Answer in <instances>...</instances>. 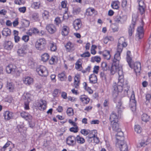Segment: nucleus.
Segmentation results:
<instances>
[{
	"mask_svg": "<svg viewBox=\"0 0 151 151\" xmlns=\"http://www.w3.org/2000/svg\"><path fill=\"white\" fill-rule=\"evenodd\" d=\"M121 58L119 54H115L113 60V63L110 69V73L114 74L117 72L119 75V81L117 83H114L113 84V95L114 97H116L118 93L121 92L123 88H124V93H127L129 87L126 81H124V75L122 66L119 64V61Z\"/></svg>",
	"mask_w": 151,
	"mask_h": 151,
	"instance_id": "f257e3e1",
	"label": "nucleus"
},
{
	"mask_svg": "<svg viewBox=\"0 0 151 151\" xmlns=\"http://www.w3.org/2000/svg\"><path fill=\"white\" fill-rule=\"evenodd\" d=\"M131 54L130 51H127L126 57L127 62L129 67L132 68H134L136 73H139L141 70L140 63L139 62H136L133 65L132 58L130 57Z\"/></svg>",
	"mask_w": 151,
	"mask_h": 151,
	"instance_id": "f03ea898",
	"label": "nucleus"
},
{
	"mask_svg": "<svg viewBox=\"0 0 151 151\" xmlns=\"http://www.w3.org/2000/svg\"><path fill=\"white\" fill-rule=\"evenodd\" d=\"M127 45L124 38L123 37H120L118 40L117 51L115 54H119V56H120L123 47H126Z\"/></svg>",
	"mask_w": 151,
	"mask_h": 151,
	"instance_id": "7ed1b4c3",
	"label": "nucleus"
},
{
	"mask_svg": "<svg viewBox=\"0 0 151 151\" xmlns=\"http://www.w3.org/2000/svg\"><path fill=\"white\" fill-rule=\"evenodd\" d=\"M137 16L135 14H133L132 16V20L131 24L128 27V33L129 36L132 35L134 30V27L136 24Z\"/></svg>",
	"mask_w": 151,
	"mask_h": 151,
	"instance_id": "20e7f679",
	"label": "nucleus"
},
{
	"mask_svg": "<svg viewBox=\"0 0 151 151\" xmlns=\"http://www.w3.org/2000/svg\"><path fill=\"white\" fill-rule=\"evenodd\" d=\"M46 43V41L45 39L43 38L37 40L35 43V47L38 50H43L45 48Z\"/></svg>",
	"mask_w": 151,
	"mask_h": 151,
	"instance_id": "39448f33",
	"label": "nucleus"
},
{
	"mask_svg": "<svg viewBox=\"0 0 151 151\" xmlns=\"http://www.w3.org/2000/svg\"><path fill=\"white\" fill-rule=\"evenodd\" d=\"M36 71L40 75L42 76H46L48 75V73L46 68L43 65L38 66Z\"/></svg>",
	"mask_w": 151,
	"mask_h": 151,
	"instance_id": "423d86ee",
	"label": "nucleus"
},
{
	"mask_svg": "<svg viewBox=\"0 0 151 151\" xmlns=\"http://www.w3.org/2000/svg\"><path fill=\"white\" fill-rule=\"evenodd\" d=\"M6 72L8 73H12L14 74L18 71L17 68L14 64H9L6 68Z\"/></svg>",
	"mask_w": 151,
	"mask_h": 151,
	"instance_id": "0eeeda50",
	"label": "nucleus"
},
{
	"mask_svg": "<svg viewBox=\"0 0 151 151\" xmlns=\"http://www.w3.org/2000/svg\"><path fill=\"white\" fill-rule=\"evenodd\" d=\"M130 107L132 111L134 112L136 108V101L135 100V95L134 92L133 91L130 99Z\"/></svg>",
	"mask_w": 151,
	"mask_h": 151,
	"instance_id": "6e6552de",
	"label": "nucleus"
},
{
	"mask_svg": "<svg viewBox=\"0 0 151 151\" xmlns=\"http://www.w3.org/2000/svg\"><path fill=\"white\" fill-rule=\"evenodd\" d=\"M116 145L119 147L121 151H128L127 145L124 141L119 139L116 143Z\"/></svg>",
	"mask_w": 151,
	"mask_h": 151,
	"instance_id": "1a4fd4ad",
	"label": "nucleus"
},
{
	"mask_svg": "<svg viewBox=\"0 0 151 151\" xmlns=\"http://www.w3.org/2000/svg\"><path fill=\"white\" fill-rule=\"evenodd\" d=\"M66 141L67 144L69 146L73 147L76 145V138L75 136H69L67 138Z\"/></svg>",
	"mask_w": 151,
	"mask_h": 151,
	"instance_id": "9d476101",
	"label": "nucleus"
},
{
	"mask_svg": "<svg viewBox=\"0 0 151 151\" xmlns=\"http://www.w3.org/2000/svg\"><path fill=\"white\" fill-rule=\"evenodd\" d=\"M144 34V31L143 26L138 27L137 29L136 38L137 40H139L143 38Z\"/></svg>",
	"mask_w": 151,
	"mask_h": 151,
	"instance_id": "9b49d317",
	"label": "nucleus"
},
{
	"mask_svg": "<svg viewBox=\"0 0 151 151\" xmlns=\"http://www.w3.org/2000/svg\"><path fill=\"white\" fill-rule=\"evenodd\" d=\"M127 19V17L126 16H122L121 17L119 15H117L114 18V20L115 22L121 24L124 23Z\"/></svg>",
	"mask_w": 151,
	"mask_h": 151,
	"instance_id": "f8f14e48",
	"label": "nucleus"
},
{
	"mask_svg": "<svg viewBox=\"0 0 151 151\" xmlns=\"http://www.w3.org/2000/svg\"><path fill=\"white\" fill-rule=\"evenodd\" d=\"M46 29L50 34H54L57 31L56 27L53 24H49L47 25Z\"/></svg>",
	"mask_w": 151,
	"mask_h": 151,
	"instance_id": "ddd939ff",
	"label": "nucleus"
},
{
	"mask_svg": "<svg viewBox=\"0 0 151 151\" xmlns=\"http://www.w3.org/2000/svg\"><path fill=\"white\" fill-rule=\"evenodd\" d=\"M81 21L79 19L75 20L73 24L74 28L76 30H78L81 28Z\"/></svg>",
	"mask_w": 151,
	"mask_h": 151,
	"instance_id": "4468645a",
	"label": "nucleus"
},
{
	"mask_svg": "<svg viewBox=\"0 0 151 151\" xmlns=\"http://www.w3.org/2000/svg\"><path fill=\"white\" fill-rule=\"evenodd\" d=\"M3 46L4 49L8 50L12 49L13 46L12 42L9 41H5L4 43Z\"/></svg>",
	"mask_w": 151,
	"mask_h": 151,
	"instance_id": "2eb2a0df",
	"label": "nucleus"
},
{
	"mask_svg": "<svg viewBox=\"0 0 151 151\" xmlns=\"http://www.w3.org/2000/svg\"><path fill=\"white\" fill-rule=\"evenodd\" d=\"M47 104L46 101L43 100H41L39 102L38 105L39 109L41 110H45Z\"/></svg>",
	"mask_w": 151,
	"mask_h": 151,
	"instance_id": "dca6fc26",
	"label": "nucleus"
},
{
	"mask_svg": "<svg viewBox=\"0 0 151 151\" xmlns=\"http://www.w3.org/2000/svg\"><path fill=\"white\" fill-rule=\"evenodd\" d=\"M14 116L13 113L9 111H6L4 112V116L5 120H9L12 118Z\"/></svg>",
	"mask_w": 151,
	"mask_h": 151,
	"instance_id": "f3484780",
	"label": "nucleus"
},
{
	"mask_svg": "<svg viewBox=\"0 0 151 151\" xmlns=\"http://www.w3.org/2000/svg\"><path fill=\"white\" fill-rule=\"evenodd\" d=\"M27 53L26 47L25 46L21 47L17 51L18 55L20 56H24L26 55Z\"/></svg>",
	"mask_w": 151,
	"mask_h": 151,
	"instance_id": "a211bd4d",
	"label": "nucleus"
},
{
	"mask_svg": "<svg viewBox=\"0 0 151 151\" xmlns=\"http://www.w3.org/2000/svg\"><path fill=\"white\" fill-rule=\"evenodd\" d=\"M21 116L22 118L28 121L29 122L32 118V116L24 111L22 112L21 113Z\"/></svg>",
	"mask_w": 151,
	"mask_h": 151,
	"instance_id": "6ab92c4d",
	"label": "nucleus"
},
{
	"mask_svg": "<svg viewBox=\"0 0 151 151\" xmlns=\"http://www.w3.org/2000/svg\"><path fill=\"white\" fill-rule=\"evenodd\" d=\"M23 81L24 84L27 85H29L33 83V80L32 78L27 76L23 78Z\"/></svg>",
	"mask_w": 151,
	"mask_h": 151,
	"instance_id": "aec40b11",
	"label": "nucleus"
},
{
	"mask_svg": "<svg viewBox=\"0 0 151 151\" xmlns=\"http://www.w3.org/2000/svg\"><path fill=\"white\" fill-rule=\"evenodd\" d=\"M27 34L30 36L34 34H40V32L39 30L36 28H33L29 30Z\"/></svg>",
	"mask_w": 151,
	"mask_h": 151,
	"instance_id": "412c9836",
	"label": "nucleus"
},
{
	"mask_svg": "<svg viewBox=\"0 0 151 151\" xmlns=\"http://www.w3.org/2000/svg\"><path fill=\"white\" fill-rule=\"evenodd\" d=\"M111 124L112 129L115 132L121 131V129L119 128L118 122H111Z\"/></svg>",
	"mask_w": 151,
	"mask_h": 151,
	"instance_id": "4be33fe9",
	"label": "nucleus"
},
{
	"mask_svg": "<svg viewBox=\"0 0 151 151\" xmlns=\"http://www.w3.org/2000/svg\"><path fill=\"white\" fill-rule=\"evenodd\" d=\"M31 95L29 93H24L22 96V98L24 100V102L29 103L31 101Z\"/></svg>",
	"mask_w": 151,
	"mask_h": 151,
	"instance_id": "5701e85b",
	"label": "nucleus"
},
{
	"mask_svg": "<svg viewBox=\"0 0 151 151\" xmlns=\"http://www.w3.org/2000/svg\"><path fill=\"white\" fill-rule=\"evenodd\" d=\"M89 80L90 83L94 84L97 82V78L96 76L94 74H92L89 76Z\"/></svg>",
	"mask_w": 151,
	"mask_h": 151,
	"instance_id": "b1692460",
	"label": "nucleus"
},
{
	"mask_svg": "<svg viewBox=\"0 0 151 151\" xmlns=\"http://www.w3.org/2000/svg\"><path fill=\"white\" fill-rule=\"evenodd\" d=\"M110 119L111 122H118V116L114 112H112L111 114L110 117Z\"/></svg>",
	"mask_w": 151,
	"mask_h": 151,
	"instance_id": "393cba45",
	"label": "nucleus"
},
{
	"mask_svg": "<svg viewBox=\"0 0 151 151\" xmlns=\"http://www.w3.org/2000/svg\"><path fill=\"white\" fill-rule=\"evenodd\" d=\"M80 99L81 101L83 103L85 104H88L89 101V99L86 96L82 95L80 96Z\"/></svg>",
	"mask_w": 151,
	"mask_h": 151,
	"instance_id": "a878e982",
	"label": "nucleus"
},
{
	"mask_svg": "<svg viewBox=\"0 0 151 151\" xmlns=\"http://www.w3.org/2000/svg\"><path fill=\"white\" fill-rule=\"evenodd\" d=\"M69 32L68 27L66 26H64L62 28L61 34L63 35H67Z\"/></svg>",
	"mask_w": 151,
	"mask_h": 151,
	"instance_id": "bb28decb",
	"label": "nucleus"
},
{
	"mask_svg": "<svg viewBox=\"0 0 151 151\" xmlns=\"http://www.w3.org/2000/svg\"><path fill=\"white\" fill-rule=\"evenodd\" d=\"M48 47L52 51H55L57 50L56 44L53 42L51 41L49 43Z\"/></svg>",
	"mask_w": 151,
	"mask_h": 151,
	"instance_id": "cd10ccee",
	"label": "nucleus"
},
{
	"mask_svg": "<svg viewBox=\"0 0 151 151\" xmlns=\"http://www.w3.org/2000/svg\"><path fill=\"white\" fill-rule=\"evenodd\" d=\"M74 44L70 42H68L65 45L66 49L68 51L73 50L74 49Z\"/></svg>",
	"mask_w": 151,
	"mask_h": 151,
	"instance_id": "c85d7f7f",
	"label": "nucleus"
},
{
	"mask_svg": "<svg viewBox=\"0 0 151 151\" xmlns=\"http://www.w3.org/2000/svg\"><path fill=\"white\" fill-rule=\"evenodd\" d=\"M102 55L105 59L109 60L110 59L111 55L110 54V52L109 51L107 50H104L102 52Z\"/></svg>",
	"mask_w": 151,
	"mask_h": 151,
	"instance_id": "c756f323",
	"label": "nucleus"
},
{
	"mask_svg": "<svg viewBox=\"0 0 151 151\" xmlns=\"http://www.w3.org/2000/svg\"><path fill=\"white\" fill-rule=\"evenodd\" d=\"M31 20L33 22L38 21L39 20V16L38 13H35L31 16Z\"/></svg>",
	"mask_w": 151,
	"mask_h": 151,
	"instance_id": "7c9ffc66",
	"label": "nucleus"
},
{
	"mask_svg": "<svg viewBox=\"0 0 151 151\" xmlns=\"http://www.w3.org/2000/svg\"><path fill=\"white\" fill-rule=\"evenodd\" d=\"M2 35L7 37L11 34L10 30L8 28H4L2 31Z\"/></svg>",
	"mask_w": 151,
	"mask_h": 151,
	"instance_id": "2f4dec72",
	"label": "nucleus"
},
{
	"mask_svg": "<svg viewBox=\"0 0 151 151\" xmlns=\"http://www.w3.org/2000/svg\"><path fill=\"white\" fill-rule=\"evenodd\" d=\"M96 14V12L94 9L92 8H88L86 12V14L87 15L92 16L93 14Z\"/></svg>",
	"mask_w": 151,
	"mask_h": 151,
	"instance_id": "473e14b6",
	"label": "nucleus"
},
{
	"mask_svg": "<svg viewBox=\"0 0 151 151\" xmlns=\"http://www.w3.org/2000/svg\"><path fill=\"white\" fill-rule=\"evenodd\" d=\"M120 2L118 1H113L111 4L112 7L114 9H118L119 7V5Z\"/></svg>",
	"mask_w": 151,
	"mask_h": 151,
	"instance_id": "72a5a7b5",
	"label": "nucleus"
},
{
	"mask_svg": "<svg viewBox=\"0 0 151 151\" xmlns=\"http://www.w3.org/2000/svg\"><path fill=\"white\" fill-rule=\"evenodd\" d=\"M14 85L12 83L8 82L7 83L6 87L10 92L13 91L14 90Z\"/></svg>",
	"mask_w": 151,
	"mask_h": 151,
	"instance_id": "f704fd0d",
	"label": "nucleus"
},
{
	"mask_svg": "<svg viewBox=\"0 0 151 151\" xmlns=\"http://www.w3.org/2000/svg\"><path fill=\"white\" fill-rule=\"evenodd\" d=\"M76 141L77 143L82 144L84 143L85 142V139L83 137H81L79 135H78L76 137Z\"/></svg>",
	"mask_w": 151,
	"mask_h": 151,
	"instance_id": "c9c22d12",
	"label": "nucleus"
},
{
	"mask_svg": "<svg viewBox=\"0 0 151 151\" xmlns=\"http://www.w3.org/2000/svg\"><path fill=\"white\" fill-rule=\"evenodd\" d=\"M58 78L62 81H65L66 79V77L65 75V72H63L58 75Z\"/></svg>",
	"mask_w": 151,
	"mask_h": 151,
	"instance_id": "e433bc0d",
	"label": "nucleus"
},
{
	"mask_svg": "<svg viewBox=\"0 0 151 151\" xmlns=\"http://www.w3.org/2000/svg\"><path fill=\"white\" fill-rule=\"evenodd\" d=\"M41 3L40 1L35 2H33L32 5V8L35 9H39Z\"/></svg>",
	"mask_w": 151,
	"mask_h": 151,
	"instance_id": "4c0bfd02",
	"label": "nucleus"
},
{
	"mask_svg": "<svg viewBox=\"0 0 151 151\" xmlns=\"http://www.w3.org/2000/svg\"><path fill=\"white\" fill-rule=\"evenodd\" d=\"M149 116L146 114H143L141 116L142 120L145 122H147L149 120Z\"/></svg>",
	"mask_w": 151,
	"mask_h": 151,
	"instance_id": "58836bf2",
	"label": "nucleus"
},
{
	"mask_svg": "<svg viewBox=\"0 0 151 151\" xmlns=\"http://www.w3.org/2000/svg\"><path fill=\"white\" fill-rule=\"evenodd\" d=\"M41 57L42 60L44 62H45L49 59V55L48 53H45L42 55Z\"/></svg>",
	"mask_w": 151,
	"mask_h": 151,
	"instance_id": "ea45409f",
	"label": "nucleus"
},
{
	"mask_svg": "<svg viewBox=\"0 0 151 151\" xmlns=\"http://www.w3.org/2000/svg\"><path fill=\"white\" fill-rule=\"evenodd\" d=\"M49 17V12L46 10H44L42 13V17L44 19H47Z\"/></svg>",
	"mask_w": 151,
	"mask_h": 151,
	"instance_id": "a19ab883",
	"label": "nucleus"
},
{
	"mask_svg": "<svg viewBox=\"0 0 151 151\" xmlns=\"http://www.w3.org/2000/svg\"><path fill=\"white\" fill-rule=\"evenodd\" d=\"M135 131L137 133H140L142 132V129L139 125H135L134 126Z\"/></svg>",
	"mask_w": 151,
	"mask_h": 151,
	"instance_id": "79ce46f5",
	"label": "nucleus"
},
{
	"mask_svg": "<svg viewBox=\"0 0 151 151\" xmlns=\"http://www.w3.org/2000/svg\"><path fill=\"white\" fill-rule=\"evenodd\" d=\"M57 59L56 57L55 56H52L51 57L49 60V63L50 64L52 65L54 63Z\"/></svg>",
	"mask_w": 151,
	"mask_h": 151,
	"instance_id": "37998d69",
	"label": "nucleus"
},
{
	"mask_svg": "<svg viewBox=\"0 0 151 151\" xmlns=\"http://www.w3.org/2000/svg\"><path fill=\"white\" fill-rule=\"evenodd\" d=\"M101 59L100 57L96 56L91 58V61L93 62L96 61L97 62H99L101 60Z\"/></svg>",
	"mask_w": 151,
	"mask_h": 151,
	"instance_id": "c03bdc74",
	"label": "nucleus"
},
{
	"mask_svg": "<svg viewBox=\"0 0 151 151\" xmlns=\"http://www.w3.org/2000/svg\"><path fill=\"white\" fill-rule=\"evenodd\" d=\"M119 105L117 106L118 108L117 111L119 114H121L122 111L123 110V108L121 106V103H119Z\"/></svg>",
	"mask_w": 151,
	"mask_h": 151,
	"instance_id": "a18cd8bd",
	"label": "nucleus"
},
{
	"mask_svg": "<svg viewBox=\"0 0 151 151\" xmlns=\"http://www.w3.org/2000/svg\"><path fill=\"white\" fill-rule=\"evenodd\" d=\"M66 112L68 115L69 116H72L74 114L73 110L71 108H68Z\"/></svg>",
	"mask_w": 151,
	"mask_h": 151,
	"instance_id": "49530a36",
	"label": "nucleus"
},
{
	"mask_svg": "<svg viewBox=\"0 0 151 151\" xmlns=\"http://www.w3.org/2000/svg\"><path fill=\"white\" fill-rule=\"evenodd\" d=\"M75 67L77 69L80 70L82 67L81 63L80 61L78 60L76 63Z\"/></svg>",
	"mask_w": 151,
	"mask_h": 151,
	"instance_id": "de8ad7c7",
	"label": "nucleus"
},
{
	"mask_svg": "<svg viewBox=\"0 0 151 151\" xmlns=\"http://www.w3.org/2000/svg\"><path fill=\"white\" fill-rule=\"evenodd\" d=\"M90 132V131L89 130L86 129H82L81 131V133L84 136L88 134Z\"/></svg>",
	"mask_w": 151,
	"mask_h": 151,
	"instance_id": "09e8293b",
	"label": "nucleus"
},
{
	"mask_svg": "<svg viewBox=\"0 0 151 151\" xmlns=\"http://www.w3.org/2000/svg\"><path fill=\"white\" fill-rule=\"evenodd\" d=\"M81 11V9L79 7L73 8V12L74 14H78Z\"/></svg>",
	"mask_w": 151,
	"mask_h": 151,
	"instance_id": "8fccbe9b",
	"label": "nucleus"
},
{
	"mask_svg": "<svg viewBox=\"0 0 151 151\" xmlns=\"http://www.w3.org/2000/svg\"><path fill=\"white\" fill-rule=\"evenodd\" d=\"M88 135V136L87 137L89 139L93 138L96 136L94 131H92L91 132L89 133Z\"/></svg>",
	"mask_w": 151,
	"mask_h": 151,
	"instance_id": "3c124183",
	"label": "nucleus"
},
{
	"mask_svg": "<svg viewBox=\"0 0 151 151\" xmlns=\"http://www.w3.org/2000/svg\"><path fill=\"white\" fill-rule=\"evenodd\" d=\"M101 67L103 70H106L108 69L107 64L105 62H103L101 63Z\"/></svg>",
	"mask_w": 151,
	"mask_h": 151,
	"instance_id": "603ef678",
	"label": "nucleus"
},
{
	"mask_svg": "<svg viewBox=\"0 0 151 151\" xmlns=\"http://www.w3.org/2000/svg\"><path fill=\"white\" fill-rule=\"evenodd\" d=\"M90 53L89 52H85L83 54H81L80 55L81 57L84 58L89 57L90 56Z\"/></svg>",
	"mask_w": 151,
	"mask_h": 151,
	"instance_id": "864d4df0",
	"label": "nucleus"
},
{
	"mask_svg": "<svg viewBox=\"0 0 151 151\" xmlns=\"http://www.w3.org/2000/svg\"><path fill=\"white\" fill-rule=\"evenodd\" d=\"M75 127H72L70 129V131L71 132L76 133L78 132V127L75 126Z\"/></svg>",
	"mask_w": 151,
	"mask_h": 151,
	"instance_id": "5fc2aeb1",
	"label": "nucleus"
},
{
	"mask_svg": "<svg viewBox=\"0 0 151 151\" xmlns=\"http://www.w3.org/2000/svg\"><path fill=\"white\" fill-rule=\"evenodd\" d=\"M144 6H139L138 10L141 14H142L145 12Z\"/></svg>",
	"mask_w": 151,
	"mask_h": 151,
	"instance_id": "6e6d98bb",
	"label": "nucleus"
},
{
	"mask_svg": "<svg viewBox=\"0 0 151 151\" xmlns=\"http://www.w3.org/2000/svg\"><path fill=\"white\" fill-rule=\"evenodd\" d=\"M18 10L20 12L24 13L26 11V7L24 6L20 7Z\"/></svg>",
	"mask_w": 151,
	"mask_h": 151,
	"instance_id": "4d7b16f0",
	"label": "nucleus"
},
{
	"mask_svg": "<svg viewBox=\"0 0 151 151\" xmlns=\"http://www.w3.org/2000/svg\"><path fill=\"white\" fill-rule=\"evenodd\" d=\"M29 39V36L27 35L23 36L22 38V40L26 42L28 41Z\"/></svg>",
	"mask_w": 151,
	"mask_h": 151,
	"instance_id": "13d9d810",
	"label": "nucleus"
},
{
	"mask_svg": "<svg viewBox=\"0 0 151 151\" xmlns=\"http://www.w3.org/2000/svg\"><path fill=\"white\" fill-rule=\"evenodd\" d=\"M99 67L98 66H95L93 68V72L97 74L98 73Z\"/></svg>",
	"mask_w": 151,
	"mask_h": 151,
	"instance_id": "bf43d9fd",
	"label": "nucleus"
},
{
	"mask_svg": "<svg viewBox=\"0 0 151 151\" xmlns=\"http://www.w3.org/2000/svg\"><path fill=\"white\" fill-rule=\"evenodd\" d=\"M23 23L24 25V26L25 27H27L29 26L30 22L29 21L25 19L24 20Z\"/></svg>",
	"mask_w": 151,
	"mask_h": 151,
	"instance_id": "052dcab7",
	"label": "nucleus"
},
{
	"mask_svg": "<svg viewBox=\"0 0 151 151\" xmlns=\"http://www.w3.org/2000/svg\"><path fill=\"white\" fill-rule=\"evenodd\" d=\"M55 22L57 25L59 24L61 22V20L60 17H56L55 20Z\"/></svg>",
	"mask_w": 151,
	"mask_h": 151,
	"instance_id": "680f3d73",
	"label": "nucleus"
},
{
	"mask_svg": "<svg viewBox=\"0 0 151 151\" xmlns=\"http://www.w3.org/2000/svg\"><path fill=\"white\" fill-rule=\"evenodd\" d=\"M127 4V1L126 0H123L122 1V6L123 8H126Z\"/></svg>",
	"mask_w": 151,
	"mask_h": 151,
	"instance_id": "e2e57ef3",
	"label": "nucleus"
},
{
	"mask_svg": "<svg viewBox=\"0 0 151 151\" xmlns=\"http://www.w3.org/2000/svg\"><path fill=\"white\" fill-rule=\"evenodd\" d=\"M117 132H118L117 134H116V135L117 136L120 137H123V136H124L123 133L122 132L121 130V131H117Z\"/></svg>",
	"mask_w": 151,
	"mask_h": 151,
	"instance_id": "0e129e2a",
	"label": "nucleus"
},
{
	"mask_svg": "<svg viewBox=\"0 0 151 151\" xmlns=\"http://www.w3.org/2000/svg\"><path fill=\"white\" fill-rule=\"evenodd\" d=\"M27 64L29 65H32L34 64V62L32 61V59H28L27 61Z\"/></svg>",
	"mask_w": 151,
	"mask_h": 151,
	"instance_id": "69168bd1",
	"label": "nucleus"
},
{
	"mask_svg": "<svg viewBox=\"0 0 151 151\" xmlns=\"http://www.w3.org/2000/svg\"><path fill=\"white\" fill-rule=\"evenodd\" d=\"M67 1H62L61 3L62 7L64 8L66 7L67 6Z\"/></svg>",
	"mask_w": 151,
	"mask_h": 151,
	"instance_id": "338daca9",
	"label": "nucleus"
},
{
	"mask_svg": "<svg viewBox=\"0 0 151 151\" xmlns=\"http://www.w3.org/2000/svg\"><path fill=\"white\" fill-rule=\"evenodd\" d=\"M14 41L16 43L18 42L20 40V38L18 36H14Z\"/></svg>",
	"mask_w": 151,
	"mask_h": 151,
	"instance_id": "774afa93",
	"label": "nucleus"
}]
</instances>
